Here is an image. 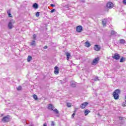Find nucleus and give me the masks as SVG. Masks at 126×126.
I'll list each match as a JSON object with an SVG mask.
<instances>
[{"instance_id": "13", "label": "nucleus", "mask_w": 126, "mask_h": 126, "mask_svg": "<svg viewBox=\"0 0 126 126\" xmlns=\"http://www.w3.org/2000/svg\"><path fill=\"white\" fill-rule=\"evenodd\" d=\"M48 109L49 110H51L52 111H53L54 109V106H53L51 104H49L48 105Z\"/></svg>"}, {"instance_id": "18", "label": "nucleus", "mask_w": 126, "mask_h": 126, "mask_svg": "<svg viewBox=\"0 0 126 126\" xmlns=\"http://www.w3.org/2000/svg\"><path fill=\"white\" fill-rule=\"evenodd\" d=\"M120 44H125L126 43V40L125 39H121L120 40Z\"/></svg>"}, {"instance_id": "27", "label": "nucleus", "mask_w": 126, "mask_h": 126, "mask_svg": "<svg viewBox=\"0 0 126 126\" xmlns=\"http://www.w3.org/2000/svg\"><path fill=\"white\" fill-rule=\"evenodd\" d=\"M67 106H68V108H70L71 107V104L69 103H66Z\"/></svg>"}, {"instance_id": "38", "label": "nucleus", "mask_w": 126, "mask_h": 126, "mask_svg": "<svg viewBox=\"0 0 126 126\" xmlns=\"http://www.w3.org/2000/svg\"><path fill=\"white\" fill-rule=\"evenodd\" d=\"M44 49H48V46L46 45L44 46Z\"/></svg>"}, {"instance_id": "8", "label": "nucleus", "mask_w": 126, "mask_h": 126, "mask_svg": "<svg viewBox=\"0 0 126 126\" xmlns=\"http://www.w3.org/2000/svg\"><path fill=\"white\" fill-rule=\"evenodd\" d=\"M94 48L95 51H96V52H99V51H100V50H101V47H100V46H99L98 45H94Z\"/></svg>"}, {"instance_id": "1", "label": "nucleus", "mask_w": 126, "mask_h": 126, "mask_svg": "<svg viewBox=\"0 0 126 126\" xmlns=\"http://www.w3.org/2000/svg\"><path fill=\"white\" fill-rule=\"evenodd\" d=\"M119 94H121V90L117 89L113 92V97L115 100H119L120 96Z\"/></svg>"}, {"instance_id": "37", "label": "nucleus", "mask_w": 126, "mask_h": 126, "mask_svg": "<svg viewBox=\"0 0 126 126\" xmlns=\"http://www.w3.org/2000/svg\"><path fill=\"white\" fill-rule=\"evenodd\" d=\"M51 6H52V7H54L56 6V5L54 4H51Z\"/></svg>"}, {"instance_id": "4", "label": "nucleus", "mask_w": 126, "mask_h": 126, "mask_svg": "<svg viewBox=\"0 0 126 126\" xmlns=\"http://www.w3.org/2000/svg\"><path fill=\"white\" fill-rule=\"evenodd\" d=\"M114 7V4L112 2H108L106 4V7L107 8H113Z\"/></svg>"}, {"instance_id": "12", "label": "nucleus", "mask_w": 126, "mask_h": 126, "mask_svg": "<svg viewBox=\"0 0 126 126\" xmlns=\"http://www.w3.org/2000/svg\"><path fill=\"white\" fill-rule=\"evenodd\" d=\"M33 8L37 9V8H39V5L37 3H34L33 5Z\"/></svg>"}, {"instance_id": "9", "label": "nucleus", "mask_w": 126, "mask_h": 126, "mask_svg": "<svg viewBox=\"0 0 126 126\" xmlns=\"http://www.w3.org/2000/svg\"><path fill=\"white\" fill-rule=\"evenodd\" d=\"M59 67L57 66H56L54 68V73L55 74H59Z\"/></svg>"}, {"instance_id": "35", "label": "nucleus", "mask_w": 126, "mask_h": 126, "mask_svg": "<svg viewBox=\"0 0 126 126\" xmlns=\"http://www.w3.org/2000/svg\"><path fill=\"white\" fill-rule=\"evenodd\" d=\"M33 40H35L36 39V34H34L33 36Z\"/></svg>"}, {"instance_id": "42", "label": "nucleus", "mask_w": 126, "mask_h": 126, "mask_svg": "<svg viewBox=\"0 0 126 126\" xmlns=\"http://www.w3.org/2000/svg\"><path fill=\"white\" fill-rule=\"evenodd\" d=\"M57 117H60V115H57Z\"/></svg>"}, {"instance_id": "2", "label": "nucleus", "mask_w": 126, "mask_h": 126, "mask_svg": "<svg viewBox=\"0 0 126 126\" xmlns=\"http://www.w3.org/2000/svg\"><path fill=\"white\" fill-rule=\"evenodd\" d=\"M10 121V116L9 115H7L2 119V122L3 123H8Z\"/></svg>"}, {"instance_id": "3", "label": "nucleus", "mask_w": 126, "mask_h": 126, "mask_svg": "<svg viewBox=\"0 0 126 126\" xmlns=\"http://www.w3.org/2000/svg\"><path fill=\"white\" fill-rule=\"evenodd\" d=\"M120 58L121 56H120V54L118 53L114 54V56H112V59H113L114 60H116V61L120 60Z\"/></svg>"}, {"instance_id": "15", "label": "nucleus", "mask_w": 126, "mask_h": 126, "mask_svg": "<svg viewBox=\"0 0 126 126\" xmlns=\"http://www.w3.org/2000/svg\"><path fill=\"white\" fill-rule=\"evenodd\" d=\"M70 86L72 87H76V84H75V82H70Z\"/></svg>"}, {"instance_id": "40", "label": "nucleus", "mask_w": 126, "mask_h": 126, "mask_svg": "<svg viewBox=\"0 0 126 126\" xmlns=\"http://www.w3.org/2000/svg\"><path fill=\"white\" fill-rule=\"evenodd\" d=\"M3 114H1V117H3Z\"/></svg>"}, {"instance_id": "30", "label": "nucleus", "mask_w": 126, "mask_h": 126, "mask_svg": "<svg viewBox=\"0 0 126 126\" xmlns=\"http://www.w3.org/2000/svg\"><path fill=\"white\" fill-rule=\"evenodd\" d=\"M119 120L120 121H123L125 119V118H124L123 117H119Z\"/></svg>"}, {"instance_id": "41", "label": "nucleus", "mask_w": 126, "mask_h": 126, "mask_svg": "<svg viewBox=\"0 0 126 126\" xmlns=\"http://www.w3.org/2000/svg\"><path fill=\"white\" fill-rule=\"evenodd\" d=\"M125 101H126V98H125Z\"/></svg>"}, {"instance_id": "32", "label": "nucleus", "mask_w": 126, "mask_h": 126, "mask_svg": "<svg viewBox=\"0 0 126 126\" xmlns=\"http://www.w3.org/2000/svg\"><path fill=\"white\" fill-rule=\"evenodd\" d=\"M74 116H75V113H74L72 114V115L71 116L72 119H73V118H74Z\"/></svg>"}, {"instance_id": "34", "label": "nucleus", "mask_w": 126, "mask_h": 126, "mask_svg": "<svg viewBox=\"0 0 126 126\" xmlns=\"http://www.w3.org/2000/svg\"><path fill=\"white\" fill-rule=\"evenodd\" d=\"M50 12H51V13H53V12H55V9H53L51 10L50 11Z\"/></svg>"}, {"instance_id": "29", "label": "nucleus", "mask_w": 126, "mask_h": 126, "mask_svg": "<svg viewBox=\"0 0 126 126\" xmlns=\"http://www.w3.org/2000/svg\"><path fill=\"white\" fill-rule=\"evenodd\" d=\"M124 61H125V60L124 59V57H122V58L120 59V63H124Z\"/></svg>"}, {"instance_id": "33", "label": "nucleus", "mask_w": 126, "mask_h": 126, "mask_svg": "<svg viewBox=\"0 0 126 126\" xmlns=\"http://www.w3.org/2000/svg\"><path fill=\"white\" fill-rule=\"evenodd\" d=\"M51 126H55V122L54 121H52Z\"/></svg>"}, {"instance_id": "21", "label": "nucleus", "mask_w": 126, "mask_h": 126, "mask_svg": "<svg viewBox=\"0 0 126 126\" xmlns=\"http://www.w3.org/2000/svg\"><path fill=\"white\" fill-rule=\"evenodd\" d=\"M89 113H90V111H88L87 109L85 111V116H87V115H88V114H89Z\"/></svg>"}, {"instance_id": "22", "label": "nucleus", "mask_w": 126, "mask_h": 126, "mask_svg": "<svg viewBox=\"0 0 126 126\" xmlns=\"http://www.w3.org/2000/svg\"><path fill=\"white\" fill-rule=\"evenodd\" d=\"M102 24L103 26H106V24H107V21H106V19H104V20L102 21Z\"/></svg>"}, {"instance_id": "36", "label": "nucleus", "mask_w": 126, "mask_h": 126, "mask_svg": "<svg viewBox=\"0 0 126 126\" xmlns=\"http://www.w3.org/2000/svg\"><path fill=\"white\" fill-rule=\"evenodd\" d=\"M123 3L126 5V0H123Z\"/></svg>"}, {"instance_id": "24", "label": "nucleus", "mask_w": 126, "mask_h": 126, "mask_svg": "<svg viewBox=\"0 0 126 126\" xmlns=\"http://www.w3.org/2000/svg\"><path fill=\"white\" fill-rule=\"evenodd\" d=\"M33 98L35 100H38V96H37V95H36V94H33Z\"/></svg>"}, {"instance_id": "7", "label": "nucleus", "mask_w": 126, "mask_h": 126, "mask_svg": "<svg viewBox=\"0 0 126 126\" xmlns=\"http://www.w3.org/2000/svg\"><path fill=\"white\" fill-rule=\"evenodd\" d=\"M82 31V26H78L76 27V31L78 32V33H80L81 31Z\"/></svg>"}, {"instance_id": "31", "label": "nucleus", "mask_w": 126, "mask_h": 126, "mask_svg": "<svg viewBox=\"0 0 126 126\" xmlns=\"http://www.w3.org/2000/svg\"><path fill=\"white\" fill-rule=\"evenodd\" d=\"M94 81H97L98 80H99V78L98 77H96L94 79Z\"/></svg>"}, {"instance_id": "39", "label": "nucleus", "mask_w": 126, "mask_h": 126, "mask_svg": "<svg viewBox=\"0 0 126 126\" xmlns=\"http://www.w3.org/2000/svg\"><path fill=\"white\" fill-rule=\"evenodd\" d=\"M43 126H47V123H44Z\"/></svg>"}, {"instance_id": "23", "label": "nucleus", "mask_w": 126, "mask_h": 126, "mask_svg": "<svg viewBox=\"0 0 126 126\" xmlns=\"http://www.w3.org/2000/svg\"><path fill=\"white\" fill-rule=\"evenodd\" d=\"M111 35H117V32H115L114 31H111Z\"/></svg>"}, {"instance_id": "26", "label": "nucleus", "mask_w": 126, "mask_h": 126, "mask_svg": "<svg viewBox=\"0 0 126 126\" xmlns=\"http://www.w3.org/2000/svg\"><path fill=\"white\" fill-rule=\"evenodd\" d=\"M22 89V87L20 86L19 87H18V88H17V90H18V91L21 90V89Z\"/></svg>"}, {"instance_id": "20", "label": "nucleus", "mask_w": 126, "mask_h": 126, "mask_svg": "<svg viewBox=\"0 0 126 126\" xmlns=\"http://www.w3.org/2000/svg\"><path fill=\"white\" fill-rule=\"evenodd\" d=\"M53 112H54V113H55V114H56L57 115H58V114H59V110H58V109H53Z\"/></svg>"}, {"instance_id": "10", "label": "nucleus", "mask_w": 126, "mask_h": 126, "mask_svg": "<svg viewBox=\"0 0 126 126\" xmlns=\"http://www.w3.org/2000/svg\"><path fill=\"white\" fill-rule=\"evenodd\" d=\"M98 62H99V58H95L93 62V64H94V63H95V64H97V63H98Z\"/></svg>"}, {"instance_id": "17", "label": "nucleus", "mask_w": 126, "mask_h": 126, "mask_svg": "<svg viewBox=\"0 0 126 126\" xmlns=\"http://www.w3.org/2000/svg\"><path fill=\"white\" fill-rule=\"evenodd\" d=\"M7 13L9 17H12V16L11 15V12H10V10H8L7 11Z\"/></svg>"}, {"instance_id": "25", "label": "nucleus", "mask_w": 126, "mask_h": 126, "mask_svg": "<svg viewBox=\"0 0 126 126\" xmlns=\"http://www.w3.org/2000/svg\"><path fill=\"white\" fill-rule=\"evenodd\" d=\"M35 16L36 17H39V16H40V12H37L35 14Z\"/></svg>"}, {"instance_id": "5", "label": "nucleus", "mask_w": 126, "mask_h": 126, "mask_svg": "<svg viewBox=\"0 0 126 126\" xmlns=\"http://www.w3.org/2000/svg\"><path fill=\"white\" fill-rule=\"evenodd\" d=\"M13 23H14L13 22V20H12L9 22L8 24V27L9 29L11 30L12 28H13Z\"/></svg>"}, {"instance_id": "14", "label": "nucleus", "mask_w": 126, "mask_h": 126, "mask_svg": "<svg viewBox=\"0 0 126 126\" xmlns=\"http://www.w3.org/2000/svg\"><path fill=\"white\" fill-rule=\"evenodd\" d=\"M65 55L67 57H66V60H67V61H68V60H69V57H70V53H68V52H66Z\"/></svg>"}, {"instance_id": "11", "label": "nucleus", "mask_w": 126, "mask_h": 126, "mask_svg": "<svg viewBox=\"0 0 126 126\" xmlns=\"http://www.w3.org/2000/svg\"><path fill=\"white\" fill-rule=\"evenodd\" d=\"M85 47H86L87 48H89V47H90L91 45H90V43H89V41L88 40H87L85 43Z\"/></svg>"}, {"instance_id": "16", "label": "nucleus", "mask_w": 126, "mask_h": 126, "mask_svg": "<svg viewBox=\"0 0 126 126\" xmlns=\"http://www.w3.org/2000/svg\"><path fill=\"white\" fill-rule=\"evenodd\" d=\"M31 46L32 47H35V46H36V42L35 40H33L32 42L31 43Z\"/></svg>"}, {"instance_id": "19", "label": "nucleus", "mask_w": 126, "mask_h": 126, "mask_svg": "<svg viewBox=\"0 0 126 126\" xmlns=\"http://www.w3.org/2000/svg\"><path fill=\"white\" fill-rule=\"evenodd\" d=\"M31 60H32V57H31V56H29L28 57L27 61L28 62H31Z\"/></svg>"}, {"instance_id": "6", "label": "nucleus", "mask_w": 126, "mask_h": 126, "mask_svg": "<svg viewBox=\"0 0 126 126\" xmlns=\"http://www.w3.org/2000/svg\"><path fill=\"white\" fill-rule=\"evenodd\" d=\"M88 104L89 103L88 102H85L81 104L80 108H81V109H85V108H86V106H87Z\"/></svg>"}, {"instance_id": "28", "label": "nucleus", "mask_w": 126, "mask_h": 126, "mask_svg": "<svg viewBox=\"0 0 126 126\" xmlns=\"http://www.w3.org/2000/svg\"><path fill=\"white\" fill-rule=\"evenodd\" d=\"M122 106H123V107H126V101L123 102Z\"/></svg>"}]
</instances>
